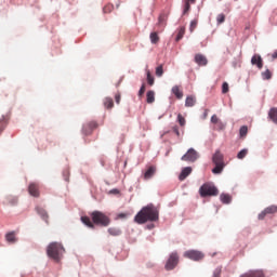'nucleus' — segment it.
Wrapping results in <instances>:
<instances>
[{
    "label": "nucleus",
    "instance_id": "1",
    "mask_svg": "<svg viewBox=\"0 0 277 277\" xmlns=\"http://www.w3.org/2000/svg\"><path fill=\"white\" fill-rule=\"evenodd\" d=\"M159 221V209L153 203L143 207L140 212L134 216L136 224H146V222H158Z\"/></svg>",
    "mask_w": 277,
    "mask_h": 277
},
{
    "label": "nucleus",
    "instance_id": "2",
    "mask_svg": "<svg viewBox=\"0 0 277 277\" xmlns=\"http://www.w3.org/2000/svg\"><path fill=\"white\" fill-rule=\"evenodd\" d=\"M81 222L84 224V226H88V228H95L96 226H103L107 227L109 224H111V220L109 216H107L105 213L101 211H93L91 213V220L89 216H81Z\"/></svg>",
    "mask_w": 277,
    "mask_h": 277
},
{
    "label": "nucleus",
    "instance_id": "3",
    "mask_svg": "<svg viewBox=\"0 0 277 277\" xmlns=\"http://www.w3.org/2000/svg\"><path fill=\"white\" fill-rule=\"evenodd\" d=\"M66 252V249H64V246L60 242H51L47 248V254L50 259H53L56 263H60L62 261V256H64V253Z\"/></svg>",
    "mask_w": 277,
    "mask_h": 277
},
{
    "label": "nucleus",
    "instance_id": "4",
    "mask_svg": "<svg viewBox=\"0 0 277 277\" xmlns=\"http://www.w3.org/2000/svg\"><path fill=\"white\" fill-rule=\"evenodd\" d=\"M212 162L215 166L212 169L213 174H222L224 168H226V163H224V155L220 150H216L213 155Z\"/></svg>",
    "mask_w": 277,
    "mask_h": 277
},
{
    "label": "nucleus",
    "instance_id": "5",
    "mask_svg": "<svg viewBox=\"0 0 277 277\" xmlns=\"http://www.w3.org/2000/svg\"><path fill=\"white\" fill-rule=\"evenodd\" d=\"M199 194L201 198H207L208 196H217L220 190H217V187L213 186L212 184L206 183L199 188Z\"/></svg>",
    "mask_w": 277,
    "mask_h": 277
},
{
    "label": "nucleus",
    "instance_id": "6",
    "mask_svg": "<svg viewBox=\"0 0 277 277\" xmlns=\"http://www.w3.org/2000/svg\"><path fill=\"white\" fill-rule=\"evenodd\" d=\"M179 261H180L179 253L172 252L166 262L164 269L167 272H172V269H175L176 265H179Z\"/></svg>",
    "mask_w": 277,
    "mask_h": 277
},
{
    "label": "nucleus",
    "instance_id": "7",
    "mask_svg": "<svg viewBox=\"0 0 277 277\" xmlns=\"http://www.w3.org/2000/svg\"><path fill=\"white\" fill-rule=\"evenodd\" d=\"M185 259H190V261H202L205 259V253L196 250H188L184 252Z\"/></svg>",
    "mask_w": 277,
    "mask_h": 277
},
{
    "label": "nucleus",
    "instance_id": "8",
    "mask_svg": "<svg viewBox=\"0 0 277 277\" xmlns=\"http://www.w3.org/2000/svg\"><path fill=\"white\" fill-rule=\"evenodd\" d=\"M198 159V151H196V149L190 148L187 150V153L182 156V161H190L192 163H194V161H196Z\"/></svg>",
    "mask_w": 277,
    "mask_h": 277
},
{
    "label": "nucleus",
    "instance_id": "9",
    "mask_svg": "<svg viewBox=\"0 0 277 277\" xmlns=\"http://www.w3.org/2000/svg\"><path fill=\"white\" fill-rule=\"evenodd\" d=\"M277 213V206H269L259 214V220H265L266 215H274Z\"/></svg>",
    "mask_w": 277,
    "mask_h": 277
},
{
    "label": "nucleus",
    "instance_id": "10",
    "mask_svg": "<svg viewBox=\"0 0 277 277\" xmlns=\"http://www.w3.org/2000/svg\"><path fill=\"white\" fill-rule=\"evenodd\" d=\"M96 127H98V123H96V121H90L89 123L83 126L82 133L84 135H90L92 133V131H94V129H96Z\"/></svg>",
    "mask_w": 277,
    "mask_h": 277
},
{
    "label": "nucleus",
    "instance_id": "11",
    "mask_svg": "<svg viewBox=\"0 0 277 277\" xmlns=\"http://www.w3.org/2000/svg\"><path fill=\"white\" fill-rule=\"evenodd\" d=\"M28 192L30 196L38 198V196H40V186L37 183H30L28 186Z\"/></svg>",
    "mask_w": 277,
    "mask_h": 277
},
{
    "label": "nucleus",
    "instance_id": "12",
    "mask_svg": "<svg viewBox=\"0 0 277 277\" xmlns=\"http://www.w3.org/2000/svg\"><path fill=\"white\" fill-rule=\"evenodd\" d=\"M251 64L253 66H256L259 70H261V68H263V58L261 57V55L254 54L251 58Z\"/></svg>",
    "mask_w": 277,
    "mask_h": 277
},
{
    "label": "nucleus",
    "instance_id": "13",
    "mask_svg": "<svg viewBox=\"0 0 277 277\" xmlns=\"http://www.w3.org/2000/svg\"><path fill=\"white\" fill-rule=\"evenodd\" d=\"M195 62L199 66H207L209 64V60H207V56H205L203 54H196L195 55Z\"/></svg>",
    "mask_w": 277,
    "mask_h": 277
},
{
    "label": "nucleus",
    "instance_id": "14",
    "mask_svg": "<svg viewBox=\"0 0 277 277\" xmlns=\"http://www.w3.org/2000/svg\"><path fill=\"white\" fill-rule=\"evenodd\" d=\"M157 172V168L155 166L149 167L145 173H144V179L145 181H148L155 176V173Z\"/></svg>",
    "mask_w": 277,
    "mask_h": 277
},
{
    "label": "nucleus",
    "instance_id": "15",
    "mask_svg": "<svg viewBox=\"0 0 277 277\" xmlns=\"http://www.w3.org/2000/svg\"><path fill=\"white\" fill-rule=\"evenodd\" d=\"M190 174H192V167H186L180 173L179 180L180 181H185V179H187Z\"/></svg>",
    "mask_w": 277,
    "mask_h": 277
},
{
    "label": "nucleus",
    "instance_id": "16",
    "mask_svg": "<svg viewBox=\"0 0 277 277\" xmlns=\"http://www.w3.org/2000/svg\"><path fill=\"white\" fill-rule=\"evenodd\" d=\"M241 277H265V274L263 273V271H249Z\"/></svg>",
    "mask_w": 277,
    "mask_h": 277
},
{
    "label": "nucleus",
    "instance_id": "17",
    "mask_svg": "<svg viewBox=\"0 0 277 277\" xmlns=\"http://www.w3.org/2000/svg\"><path fill=\"white\" fill-rule=\"evenodd\" d=\"M36 211L38 215H40L42 220H44V222H49V214L47 213V210H44V208L37 207Z\"/></svg>",
    "mask_w": 277,
    "mask_h": 277
},
{
    "label": "nucleus",
    "instance_id": "18",
    "mask_svg": "<svg viewBox=\"0 0 277 277\" xmlns=\"http://www.w3.org/2000/svg\"><path fill=\"white\" fill-rule=\"evenodd\" d=\"M5 240L8 243H16V233L15 232H10L5 235Z\"/></svg>",
    "mask_w": 277,
    "mask_h": 277
},
{
    "label": "nucleus",
    "instance_id": "19",
    "mask_svg": "<svg viewBox=\"0 0 277 277\" xmlns=\"http://www.w3.org/2000/svg\"><path fill=\"white\" fill-rule=\"evenodd\" d=\"M172 94L179 100L183 98V90H181V87L174 85L172 88Z\"/></svg>",
    "mask_w": 277,
    "mask_h": 277
},
{
    "label": "nucleus",
    "instance_id": "20",
    "mask_svg": "<svg viewBox=\"0 0 277 277\" xmlns=\"http://www.w3.org/2000/svg\"><path fill=\"white\" fill-rule=\"evenodd\" d=\"M268 118H271V120L277 124V108H271L269 113H268Z\"/></svg>",
    "mask_w": 277,
    "mask_h": 277
},
{
    "label": "nucleus",
    "instance_id": "21",
    "mask_svg": "<svg viewBox=\"0 0 277 277\" xmlns=\"http://www.w3.org/2000/svg\"><path fill=\"white\" fill-rule=\"evenodd\" d=\"M108 233H109V235H111L113 237H120V235H122V230H120V228H117V227H110V228H108Z\"/></svg>",
    "mask_w": 277,
    "mask_h": 277
},
{
    "label": "nucleus",
    "instance_id": "22",
    "mask_svg": "<svg viewBox=\"0 0 277 277\" xmlns=\"http://www.w3.org/2000/svg\"><path fill=\"white\" fill-rule=\"evenodd\" d=\"M103 103L106 109H111L114 107V100L111 97H105Z\"/></svg>",
    "mask_w": 277,
    "mask_h": 277
},
{
    "label": "nucleus",
    "instance_id": "23",
    "mask_svg": "<svg viewBox=\"0 0 277 277\" xmlns=\"http://www.w3.org/2000/svg\"><path fill=\"white\" fill-rule=\"evenodd\" d=\"M166 21H168V15L166 13H161L158 17V25L166 27Z\"/></svg>",
    "mask_w": 277,
    "mask_h": 277
},
{
    "label": "nucleus",
    "instance_id": "24",
    "mask_svg": "<svg viewBox=\"0 0 277 277\" xmlns=\"http://www.w3.org/2000/svg\"><path fill=\"white\" fill-rule=\"evenodd\" d=\"M146 101L148 104L155 103V91H148L146 93Z\"/></svg>",
    "mask_w": 277,
    "mask_h": 277
},
{
    "label": "nucleus",
    "instance_id": "25",
    "mask_svg": "<svg viewBox=\"0 0 277 277\" xmlns=\"http://www.w3.org/2000/svg\"><path fill=\"white\" fill-rule=\"evenodd\" d=\"M196 105V98L193 96L186 97L185 107H194Z\"/></svg>",
    "mask_w": 277,
    "mask_h": 277
},
{
    "label": "nucleus",
    "instance_id": "26",
    "mask_svg": "<svg viewBox=\"0 0 277 277\" xmlns=\"http://www.w3.org/2000/svg\"><path fill=\"white\" fill-rule=\"evenodd\" d=\"M220 198H221V201L223 202V205H229V202L232 200L230 195H228V194H222L220 196Z\"/></svg>",
    "mask_w": 277,
    "mask_h": 277
},
{
    "label": "nucleus",
    "instance_id": "27",
    "mask_svg": "<svg viewBox=\"0 0 277 277\" xmlns=\"http://www.w3.org/2000/svg\"><path fill=\"white\" fill-rule=\"evenodd\" d=\"M103 12L104 14H111V12H114V4H106L104 8H103Z\"/></svg>",
    "mask_w": 277,
    "mask_h": 277
},
{
    "label": "nucleus",
    "instance_id": "28",
    "mask_svg": "<svg viewBox=\"0 0 277 277\" xmlns=\"http://www.w3.org/2000/svg\"><path fill=\"white\" fill-rule=\"evenodd\" d=\"M183 36H185V26H182L179 29L177 36H176V42H179V40H183Z\"/></svg>",
    "mask_w": 277,
    "mask_h": 277
},
{
    "label": "nucleus",
    "instance_id": "29",
    "mask_svg": "<svg viewBox=\"0 0 277 277\" xmlns=\"http://www.w3.org/2000/svg\"><path fill=\"white\" fill-rule=\"evenodd\" d=\"M149 38L151 44H157V42H159V35L157 32H151Z\"/></svg>",
    "mask_w": 277,
    "mask_h": 277
},
{
    "label": "nucleus",
    "instance_id": "30",
    "mask_svg": "<svg viewBox=\"0 0 277 277\" xmlns=\"http://www.w3.org/2000/svg\"><path fill=\"white\" fill-rule=\"evenodd\" d=\"M262 79L269 81L272 79V71L269 69H266L262 72Z\"/></svg>",
    "mask_w": 277,
    "mask_h": 277
},
{
    "label": "nucleus",
    "instance_id": "31",
    "mask_svg": "<svg viewBox=\"0 0 277 277\" xmlns=\"http://www.w3.org/2000/svg\"><path fill=\"white\" fill-rule=\"evenodd\" d=\"M192 2H189V0H185L184 1V11H183V14H187V12H189V10H192Z\"/></svg>",
    "mask_w": 277,
    "mask_h": 277
},
{
    "label": "nucleus",
    "instance_id": "32",
    "mask_svg": "<svg viewBox=\"0 0 277 277\" xmlns=\"http://www.w3.org/2000/svg\"><path fill=\"white\" fill-rule=\"evenodd\" d=\"M147 83L148 85H155V77H153L150 70H147Z\"/></svg>",
    "mask_w": 277,
    "mask_h": 277
},
{
    "label": "nucleus",
    "instance_id": "33",
    "mask_svg": "<svg viewBox=\"0 0 277 277\" xmlns=\"http://www.w3.org/2000/svg\"><path fill=\"white\" fill-rule=\"evenodd\" d=\"M226 21V15H224V13H221L216 16V23L217 25H222V23H224Z\"/></svg>",
    "mask_w": 277,
    "mask_h": 277
},
{
    "label": "nucleus",
    "instance_id": "34",
    "mask_svg": "<svg viewBox=\"0 0 277 277\" xmlns=\"http://www.w3.org/2000/svg\"><path fill=\"white\" fill-rule=\"evenodd\" d=\"M198 27V18H195L190 22L189 31L193 34V31Z\"/></svg>",
    "mask_w": 277,
    "mask_h": 277
},
{
    "label": "nucleus",
    "instance_id": "35",
    "mask_svg": "<svg viewBox=\"0 0 277 277\" xmlns=\"http://www.w3.org/2000/svg\"><path fill=\"white\" fill-rule=\"evenodd\" d=\"M215 129L216 131H224L226 129V123L219 121L217 123H215Z\"/></svg>",
    "mask_w": 277,
    "mask_h": 277
},
{
    "label": "nucleus",
    "instance_id": "36",
    "mask_svg": "<svg viewBox=\"0 0 277 277\" xmlns=\"http://www.w3.org/2000/svg\"><path fill=\"white\" fill-rule=\"evenodd\" d=\"M8 127V119L3 117L2 120H0V133H3V130Z\"/></svg>",
    "mask_w": 277,
    "mask_h": 277
},
{
    "label": "nucleus",
    "instance_id": "37",
    "mask_svg": "<svg viewBox=\"0 0 277 277\" xmlns=\"http://www.w3.org/2000/svg\"><path fill=\"white\" fill-rule=\"evenodd\" d=\"M177 122H179L180 127H185L187 121L185 120V117H183V115L179 114L177 115Z\"/></svg>",
    "mask_w": 277,
    "mask_h": 277
},
{
    "label": "nucleus",
    "instance_id": "38",
    "mask_svg": "<svg viewBox=\"0 0 277 277\" xmlns=\"http://www.w3.org/2000/svg\"><path fill=\"white\" fill-rule=\"evenodd\" d=\"M156 77H163V65L156 67Z\"/></svg>",
    "mask_w": 277,
    "mask_h": 277
},
{
    "label": "nucleus",
    "instance_id": "39",
    "mask_svg": "<svg viewBox=\"0 0 277 277\" xmlns=\"http://www.w3.org/2000/svg\"><path fill=\"white\" fill-rule=\"evenodd\" d=\"M248 155V149H242L238 153L237 159H245V157Z\"/></svg>",
    "mask_w": 277,
    "mask_h": 277
},
{
    "label": "nucleus",
    "instance_id": "40",
    "mask_svg": "<svg viewBox=\"0 0 277 277\" xmlns=\"http://www.w3.org/2000/svg\"><path fill=\"white\" fill-rule=\"evenodd\" d=\"M246 135H248V127L242 126L240 128V137H246Z\"/></svg>",
    "mask_w": 277,
    "mask_h": 277
},
{
    "label": "nucleus",
    "instance_id": "41",
    "mask_svg": "<svg viewBox=\"0 0 277 277\" xmlns=\"http://www.w3.org/2000/svg\"><path fill=\"white\" fill-rule=\"evenodd\" d=\"M222 276V267H217L213 272V277H220Z\"/></svg>",
    "mask_w": 277,
    "mask_h": 277
},
{
    "label": "nucleus",
    "instance_id": "42",
    "mask_svg": "<svg viewBox=\"0 0 277 277\" xmlns=\"http://www.w3.org/2000/svg\"><path fill=\"white\" fill-rule=\"evenodd\" d=\"M227 92H228V82H224L222 84V93L227 94Z\"/></svg>",
    "mask_w": 277,
    "mask_h": 277
},
{
    "label": "nucleus",
    "instance_id": "43",
    "mask_svg": "<svg viewBox=\"0 0 277 277\" xmlns=\"http://www.w3.org/2000/svg\"><path fill=\"white\" fill-rule=\"evenodd\" d=\"M144 92H146V84H142L138 91V96H144Z\"/></svg>",
    "mask_w": 277,
    "mask_h": 277
},
{
    "label": "nucleus",
    "instance_id": "44",
    "mask_svg": "<svg viewBox=\"0 0 277 277\" xmlns=\"http://www.w3.org/2000/svg\"><path fill=\"white\" fill-rule=\"evenodd\" d=\"M117 217L118 220H127V217H129V213H119Z\"/></svg>",
    "mask_w": 277,
    "mask_h": 277
},
{
    "label": "nucleus",
    "instance_id": "45",
    "mask_svg": "<svg viewBox=\"0 0 277 277\" xmlns=\"http://www.w3.org/2000/svg\"><path fill=\"white\" fill-rule=\"evenodd\" d=\"M219 121H221V120H220V118H217V115H213V116L211 117V122H212V124H216Z\"/></svg>",
    "mask_w": 277,
    "mask_h": 277
},
{
    "label": "nucleus",
    "instance_id": "46",
    "mask_svg": "<svg viewBox=\"0 0 277 277\" xmlns=\"http://www.w3.org/2000/svg\"><path fill=\"white\" fill-rule=\"evenodd\" d=\"M173 133H175V135H177V137H181V132L179 131V126L173 127Z\"/></svg>",
    "mask_w": 277,
    "mask_h": 277
},
{
    "label": "nucleus",
    "instance_id": "47",
    "mask_svg": "<svg viewBox=\"0 0 277 277\" xmlns=\"http://www.w3.org/2000/svg\"><path fill=\"white\" fill-rule=\"evenodd\" d=\"M120 98H121L120 93H116L115 101H116L117 105H120Z\"/></svg>",
    "mask_w": 277,
    "mask_h": 277
},
{
    "label": "nucleus",
    "instance_id": "48",
    "mask_svg": "<svg viewBox=\"0 0 277 277\" xmlns=\"http://www.w3.org/2000/svg\"><path fill=\"white\" fill-rule=\"evenodd\" d=\"M63 176H65V181L68 182V176H69L68 171L63 172Z\"/></svg>",
    "mask_w": 277,
    "mask_h": 277
},
{
    "label": "nucleus",
    "instance_id": "49",
    "mask_svg": "<svg viewBox=\"0 0 277 277\" xmlns=\"http://www.w3.org/2000/svg\"><path fill=\"white\" fill-rule=\"evenodd\" d=\"M272 60H277V51L271 54Z\"/></svg>",
    "mask_w": 277,
    "mask_h": 277
},
{
    "label": "nucleus",
    "instance_id": "50",
    "mask_svg": "<svg viewBox=\"0 0 277 277\" xmlns=\"http://www.w3.org/2000/svg\"><path fill=\"white\" fill-rule=\"evenodd\" d=\"M188 3H196V0H188Z\"/></svg>",
    "mask_w": 277,
    "mask_h": 277
},
{
    "label": "nucleus",
    "instance_id": "51",
    "mask_svg": "<svg viewBox=\"0 0 277 277\" xmlns=\"http://www.w3.org/2000/svg\"><path fill=\"white\" fill-rule=\"evenodd\" d=\"M205 118H207V110H206V113H205Z\"/></svg>",
    "mask_w": 277,
    "mask_h": 277
},
{
    "label": "nucleus",
    "instance_id": "52",
    "mask_svg": "<svg viewBox=\"0 0 277 277\" xmlns=\"http://www.w3.org/2000/svg\"><path fill=\"white\" fill-rule=\"evenodd\" d=\"M87 131H90V128H87Z\"/></svg>",
    "mask_w": 277,
    "mask_h": 277
}]
</instances>
